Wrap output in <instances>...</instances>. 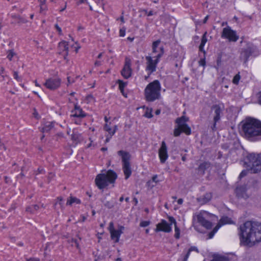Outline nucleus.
Returning <instances> with one entry per match:
<instances>
[{
    "instance_id": "nucleus-1",
    "label": "nucleus",
    "mask_w": 261,
    "mask_h": 261,
    "mask_svg": "<svg viewBox=\"0 0 261 261\" xmlns=\"http://www.w3.org/2000/svg\"><path fill=\"white\" fill-rule=\"evenodd\" d=\"M239 229L241 244L248 246L251 243L261 241V223L248 221L241 225Z\"/></svg>"
},
{
    "instance_id": "nucleus-2",
    "label": "nucleus",
    "mask_w": 261,
    "mask_h": 261,
    "mask_svg": "<svg viewBox=\"0 0 261 261\" xmlns=\"http://www.w3.org/2000/svg\"><path fill=\"white\" fill-rule=\"evenodd\" d=\"M242 135L247 140L256 142L261 140V121L251 117L241 122Z\"/></svg>"
},
{
    "instance_id": "nucleus-3",
    "label": "nucleus",
    "mask_w": 261,
    "mask_h": 261,
    "mask_svg": "<svg viewBox=\"0 0 261 261\" xmlns=\"http://www.w3.org/2000/svg\"><path fill=\"white\" fill-rule=\"evenodd\" d=\"M243 163V166L246 169L242 170L240 173L239 176L240 179L247 175L249 171L252 173H256L261 171V153H248L244 158Z\"/></svg>"
},
{
    "instance_id": "nucleus-4",
    "label": "nucleus",
    "mask_w": 261,
    "mask_h": 261,
    "mask_svg": "<svg viewBox=\"0 0 261 261\" xmlns=\"http://www.w3.org/2000/svg\"><path fill=\"white\" fill-rule=\"evenodd\" d=\"M161 84L158 80L149 83L144 89V96L147 102H153L161 97Z\"/></svg>"
},
{
    "instance_id": "nucleus-5",
    "label": "nucleus",
    "mask_w": 261,
    "mask_h": 261,
    "mask_svg": "<svg viewBox=\"0 0 261 261\" xmlns=\"http://www.w3.org/2000/svg\"><path fill=\"white\" fill-rule=\"evenodd\" d=\"M164 54V46L160 47V52L154 57L147 56L145 57L146 67L145 71L147 73V75L145 76V79L147 80L152 73L156 71L158 63L160 59Z\"/></svg>"
},
{
    "instance_id": "nucleus-6",
    "label": "nucleus",
    "mask_w": 261,
    "mask_h": 261,
    "mask_svg": "<svg viewBox=\"0 0 261 261\" xmlns=\"http://www.w3.org/2000/svg\"><path fill=\"white\" fill-rule=\"evenodd\" d=\"M117 176L113 170H109L107 173H100L98 174L95 179V182L97 188L100 190H103L109 184L115 182Z\"/></svg>"
},
{
    "instance_id": "nucleus-7",
    "label": "nucleus",
    "mask_w": 261,
    "mask_h": 261,
    "mask_svg": "<svg viewBox=\"0 0 261 261\" xmlns=\"http://www.w3.org/2000/svg\"><path fill=\"white\" fill-rule=\"evenodd\" d=\"M224 109V105L223 103L215 104L211 107L210 114L213 120L210 127L213 132L217 130V124L220 122L223 117Z\"/></svg>"
},
{
    "instance_id": "nucleus-8",
    "label": "nucleus",
    "mask_w": 261,
    "mask_h": 261,
    "mask_svg": "<svg viewBox=\"0 0 261 261\" xmlns=\"http://www.w3.org/2000/svg\"><path fill=\"white\" fill-rule=\"evenodd\" d=\"M189 120V118L185 116H182L175 119V122L176 125L173 130L174 137H178L181 133H184L186 135L191 134V128L187 124Z\"/></svg>"
},
{
    "instance_id": "nucleus-9",
    "label": "nucleus",
    "mask_w": 261,
    "mask_h": 261,
    "mask_svg": "<svg viewBox=\"0 0 261 261\" xmlns=\"http://www.w3.org/2000/svg\"><path fill=\"white\" fill-rule=\"evenodd\" d=\"M87 114L83 110L77 102L74 103V108L71 111L70 118L72 122L76 125H81Z\"/></svg>"
},
{
    "instance_id": "nucleus-10",
    "label": "nucleus",
    "mask_w": 261,
    "mask_h": 261,
    "mask_svg": "<svg viewBox=\"0 0 261 261\" xmlns=\"http://www.w3.org/2000/svg\"><path fill=\"white\" fill-rule=\"evenodd\" d=\"M117 154L122 158V170L125 176V179H127L130 176L132 173L129 162L130 155L128 152L123 150L118 151Z\"/></svg>"
},
{
    "instance_id": "nucleus-11",
    "label": "nucleus",
    "mask_w": 261,
    "mask_h": 261,
    "mask_svg": "<svg viewBox=\"0 0 261 261\" xmlns=\"http://www.w3.org/2000/svg\"><path fill=\"white\" fill-rule=\"evenodd\" d=\"M221 37L224 39H227L229 41L236 42L239 38V36L237 35V32L231 29L228 26L223 28Z\"/></svg>"
},
{
    "instance_id": "nucleus-12",
    "label": "nucleus",
    "mask_w": 261,
    "mask_h": 261,
    "mask_svg": "<svg viewBox=\"0 0 261 261\" xmlns=\"http://www.w3.org/2000/svg\"><path fill=\"white\" fill-rule=\"evenodd\" d=\"M61 79L58 77H52L46 80L43 84L44 86L48 89L54 91L58 89L61 86Z\"/></svg>"
},
{
    "instance_id": "nucleus-13",
    "label": "nucleus",
    "mask_w": 261,
    "mask_h": 261,
    "mask_svg": "<svg viewBox=\"0 0 261 261\" xmlns=\"http://www.w3.org/2000/svg\"><path fill=\"white\" fill-rule=\"evenodd\" d=\"M172 231L171 224L168 223L166 220L162 219L159 223L155 229V232L163 231L165 232H170Z\"/></svg>"
},
{
    "instance_id": "nucleus-14",
    "label": "nucleus",
    "mask_w": 261,
    "mask_h": 261,
    "mask_svg": "<svg viewBox=\"0 0 261 261\" xmlns=\"http://www.w3.org/2000/svg\"><path fill=\"white\" fill-rule=\"evenodd\" d=\"M167 146L164 141L162 142L161 147L159 150V157L162 164L165 163L168 158Z\"/></svg>"
},
{
    "instance_id": "nucleus-15",
    "label": "nucleus",
    "mask_w": 261,
    "mask_h": 261,
    "mask_svg": "<svg viewBox=\"0 0 261 261\" xmlns=\"http://www.w3.org/2000/svg\"><path fill=\"white\" fill-rule=\"evenodd\" d=\"M132 70L131 68V62L129 59H126L124 65L122 68L121 74L125 79H128L132 75Z\"/></svg>"
},
{
    "instance_id": "nucleus-16",
    "label": "nucleus",
    "mask_w": 261,
    "mask_h": 261,
    "mask_svg": "<svg viewBox=\"0 0 261 261\" xmlns=\"http://www.w3.org/2000/svg\"><path fill=\"white\" fill-rule=\"evenodd\" d=\"M124 227L122 225H118V229L112 230L110 232V237L114 243H118L120 240L121 235L123 233Z\"/></svg>"
},
{
    "instance_id": "nucleus-17",
    "label": "nucleus",
    "mask_w": 261,
    "mask_h": 261,
    "mask_svg": "<svg viewBox=\"0 0 261 261\" xmlns=\"http://www.w3.org/2000/svg\"><path fill=\"white\" fill-rule=\"evenodd\" d=\"M58 48L60 51L59 53L62 54L64 59L66 60L69 52L68 42L64 40L60 42L58 44Z\"/></svg>"
},
{
    "instance_id": "nucleus-18",
    "label": "nucleus",
    "mask_w": 261,
    "mask_h": 261,
    "mask_svg": "<svg viewBox=\"0 0 261 261\" xmlns=\"http://www.w3.org/2000/svg\"><path fill=\"white\" fill-rule=\"evenodd\" d=\"M212 168V164L209 162H204L201 163L197 168V174L200 176H203L206 171H210Z\"/></svg>"
},
{
    "instance_id": "nucleus-19",
    "label": "nucleus",
    "mask_w": 261,
    "mask_h": 261,
    "mask_svg": "<svg viewBox=\"0 0 261 261\" xmlns=\"http://www.w3.org/2000/svg\"><path fill=\"white\" fill-rule=\"evenodd\" d=\"M247 185H244L242 186H238L235 190V192L238 198H242L247 199L249 197V195L246 193Z\"/></svg>"
},
{
    "instance_id": "nucleus-20",
    "label": "nucleus",
    "mask_w": 261,
    "mask_h": 261,
    "mask_svg": "<svg viewBox=\"0 0 261 261\" xmlns=\"http://www.w3.org/2000/svg\"><path fill=\"white\" fill-rule=\"evenodd\" d=\"M198 222L202 226L207 229H210L213 226L212 222L206 220L204 217L201 215L197 216Z\"/></svg>"
},
{
    "instance_id": "nucleus-21",
    "label": "nucleus",
    "mask_w": 261,
    "mask_h": 261,
    "mask_svg": "<svg viewBox=\"0 0 261 261\" xmlns=\"http://www.w3.org/2000/svg\"><path fill=\"white\" fill-rule=\"evenodd\" d=\"M111 122L109 124H105L103 126L104 130L108 133V135L113 136L115 135L118 129L117 125H114L113 127L111 126Z\"/></svg>"
},
{
    "instance_id": "nucleus-22",
    "label": "nucleus",
    "mask_w": 261,
    "mask_h": 261,
    "mask_svg": "<svg viewBox=\"0 0 261 261\" xmlns=\"http://www.w3.org/2000/svg\"><path fill=\"white\" fill-rule=\"evenodd\" d=\"M254 51V48L252 47L249 46L242 51L241 56L244 58L245 61H247L249 57L252 55Z\"/></svg>"
},
{
    "instance_id": "nucleus-23",
    "label": "nucleus",
    "mask_w": 261,
    "mask_h": 261,
    "mask_svg": "<svg viewBox=\"0 0 261 261\" xmlns=\"http://www.w3.org/2000/svg\"><path fill=\"white\" fill-rule=\"evenodd\" d=\"M54 127L53 122H46L40 127V131L43 133H48Z\"/></svg>"
},
{
    "instance_id": "nucleus-24",
    "label": "nucleus",
    "mask_w": 261,
    "mask_h": 261,
    "mask_svg": "<svg viewBox=\"0 0 261 261\" xmlns=\"http://www.w3.org/2000/svg\"><path fill=\"white\" fill-rule=\"evenodd\" d=\"M207 32H205L204 34L202 36L200 44L199 46V50L201 52H203L204 54L205 53V51L204 49V47L205 46V43H206L207 39L206 37Z\"/></svg>"
},
{
    "instance_id": "nucleus-25",
    "label": "nucleus",
    "mask_w": 261,
    "mask_h": 261,
    "mask_svg": "<svg viewBox=\"0 0 261 261\" xmlns=\"http://www.w3.org/2000/svg\"><path fill=\"white\" fill-rule=\"evenodd\" d=\"M232 222V220L231 218L227 216H223L222 217L220 220H219L218 226L221 227L222 225L227 224H231Z\"/></svg>"
},
{
    "instance_id": "nucleus-26",
    "label": "nucleus",
    "mask_w": 261,
    "mask_h": 261,
    "mask_svg": "<svg viewBox=\"0 0 261 261\" xmlns=\"http://www.w3.org/2000/svg\"><path fill=\"white\" fill-rule=\"evenodd\" d=\"M212 198V194L211 193H206L199 198V201L203 203L208 202Z\"/></svg>"
},
{
    "instance_id": "nucleus-27",
    "label": "nucleus",
    "mask_w": 261,
    "mask_h": 261,
    "mask_svg": "<svg viewBox=\"0 0 261 261\" xmlns=\"http://www.w3.org/2000/svg\"><path fill=\"white\" fill-rule=\"evenodd\" d=\"M81 203V200L80 199H78L76 197L70 196L67 201L66 205H71L73 203L80 204Z\"/></svg>"
},
{
    "instance_id": "nucleus-28",
    "label": "nucleus",
    "mask_w": 261,
    "mask_h": 261,
    "mask_svg": "<svg viewBox=\"0 0 261 261\" xmlns=\"http://www.w3.org/2000/svg\"><path fill=\"white\" fill-rule=\"evenodd\" d=\"M161 43V40L158 39L155 41H153L152 44V54H159L160 50H158V47Z\"/></svg>"
},
{
    "instance_id": "nucleus-29",
    "label": "nucleus",
    "mask_w": 261,
    "mask_h": 261,
    "mask_svg": "<svg viewBox=\"0 0 261 261\" xmlns=\"http://www.w3.org/2000/svg\"><path fill=\"white\" fill-rule=\"evenodd\" d=\"M241 78V77L240 75V72H239L237 74H236L234 76L232 81V83L236 85H238L239 83Z\"/></svg>"
},
{
    "instance_id": "nucleus-30",
    "label": "nucleus",
    "mask_w": 261,
    "mask_h": 261,
    "mask_svg": "<svg viewBox=\"0 0 261 261\" xmlns=\"http://www.w3.org/2000/svg\"><path fill=\"white\" fill-rule=\"evenodd\" d=\"M212 261H228L227 258L220 255H214Z\"/></svg>"
},
{
    "instance_id": "nucleus-31",
    "label": "nucleus",
    "mask_w": 261,
    "mask_h": 261,
    "mask_svg": "<svg viewBox=\"0 0 261 261\" xmlns=\"http://www.w3.org/2000/svg\"><path fill=\"white\" fill-rule=\"evenodd\" d=\"M116 83L119 84V90L124 89L125 87L127 85V82H124L121 80H118Z\"/></svg>"
},
{
    "instance_id": "nucleus-32",
    "label": "nucleus",
    "mask_w": 261,
    "mask_h": 261,
    "mask_svg": "<svg viewBox=\"0 0 261 261\" xmlns=\"http://www.w3.org/2000/svg\"><path fill=\"white\" fill-rule=\"evenodd\" d=\"M15 55V53L13 49H10L7 51V58L9 61H12L13 57Z\"/></svg>"
},
{
    "instance_id": "nucleus-33",
    "label": "nucleus",
    "mask_w": 261,
    "mask_h": 261,
    "mask_svg": "<svg viewBox=\"0 0 261 261\" xmlns=\"http://www.w3.org/2000/svg\"><path fill=\"white\" fill-rule=\"evenodd\" d=\"M45 171L44 169L41 167H39L37 170H34L33 174L35 175H38L40 174H45Z\"/></svg>"
},
{
    "instance_id": "nucleus-34",
    "label": "nucleus",
    "mask_w": 261,
    "mask_h": 261,
    "mask_svg": "<svg viewBox=\"0 0 261 261\" xmlns=\"http://www.w3.org/2000/svg\"><path fill=\"white\" fill-rule=\"evenodd\" d=\"M174 231H175V234H174V237L176 239H179L180 238V229L177 227V225H175L174 226Z\"/></svg>"
},
{
    "instance_id": "nucleus-35",
    "label": "nucleus",
    "mask_w": 261,
    "mask_h": 261,
    "mask_svg": "<svg viewBox=\"0 0 261 261\" xmlns=\"http://www.w3.org/2000/svg\"><path fill=\"white\" fill-rule=\"evenodd\" d=\"M71 243H72V245L73 246H75L78 249H80L79 243L77 239H74V238L72 239Z\"/></svg>"
},
{
    "instance_id": "nucleus-36",
    "label": "nucleus",
    "mask_w": 261,
    "mask_h": 261,
    "mask_svg": "<svg viewBox=\"0 0 261 261\" xmlns=\"http://www.w3.org/2000/svg\"><path fill=\"white\" fill-rule=\"evenodd\" d=\"M5 68L3 67H1L0 68V76L2 77V80H0L1 81H3L5 80V77L6 76L4 74L5 73Z\"/></svg>"
},
{
    "instance_id": "nucleus-37",
    "label": "nucleus",
    "mask_w": 261,
    "mask_h": 261,
    "mask_svg": "<svg viewBox=\"0 0 261 261\" xmlns=\"http://www.w3.org/2000/svg\"><path fill=\"white\" fill-rule=\"evenodd\" d=\"M150 222L149 221H142L140 223V226L142 227H145L149 225Z\"/></svg>"
},
{
    "instance_id": "nucleus-38",
    "label": "nucleus",
    "mask_w": 261,
    "mask_h": 261,
    "mask_svg": "<svg viewBox=\"0 0 261 261\" xmlns=\"http://www.w3.org/2000/svg\"><path fill=\"white\" fill-rule=\"evenodd\" d=\"M86 100L87 103H89L94 100V97L92 94H89L86 97Z\"/></svg>"
},
{
    "instance_id": "nucleus-39",
    "label": "nucleus",
    "mask_w": 261,
    "mask_h": 261,
    "mask_svg": "<svg viewBox=\"0 0 261 261\" xmlns=\"http://www.w3.org/2000/svg\"><path fill=\"white\" fill-rule=\"evenodd\" d=\"M125 32H126L125 27H123V28H121L119 30V36L120 37H124L125 35Z\"/></svg>"
},
{
    "instance_id": "nucleus-40",
    "label": "nucleus",
    "mask_w": 261,
    "mask_h": 261,
    "mask_svg": "<svg viewBox=\"0 0 261 261\" xmlns=\"http://www.w3.org/2000/svg\"><path fill=\"white\" fill-rule=\"evenodd\" d=\"M13 77L17 81L19 82L21 81V77L18 75V73L17 71H14L13 72Z\"/></svg>"
},
{
    "instance_id": "nucleus-41",
    "label": "nucleus",
    "mask_w": 261,
    "mask_h": 261,
    "mask_svg": "<svg viewBox=\"0 0 261 261\" xmlns=\"http://www.w3.org/2000/svg\"><path fill=\"white\" fill-rule=\"evenodd\" d=\"M40 3V12L42 13V6H45L46 0H38Z\"/></svg>"
},
{
    "instance_id": "nucleus-42",
    "label": "nucleus",
    "mask_w": 261,
    "mask_h": 261,
    "mask_svg": "<svg viewBox=\"0 0 261 261\" xmlns=\"http://www.w3.org/2000/svg\"><path fill=\"white\" fill-rule=\"evenodd\" d=\"M104 205L108 208H112L113 207L114 205L110 201H107L104 203Z\"/></svg>"
},
{
    "instance_id": "nucleus-43",
    "label": "nucleus",
    "mask_w": 261,
    "mask_h": 261,
    "mask_svg": "<svg viewBox=\"0 0 261 261\" xmlns=\"http://www.w3.org/2000/svg\"><path fill=\"white\" fill-rule=\"evenodd\" d=\"M199 65L201 66H205L206 64L205 59V58L200 59V60L198 62Z\"/></svg>"
},
{
    "instance_id": "nucleus-44",
    "label": "nucleus",
    "mask_w": 261,
    "mask_h": 261,
    "mask_svg": "<svg viewBox=\"0 0 261 261\" xmlns=\"http://www.w3.org/2000/svg\"><path fill=\"white\" fill-rule=\"evenodd\" d=\"M55 27L56 29L57 32H58L59 35H62V31L61 28L58 25V24H56L55 25Z\"/></svg>"
},
{
    "instance_id": "nucleus-45",
    "label": "nucleus",
    "mask_w": 261,
    "mask_h": 261,
    "mask_svg": "<svg viewBox=\"0 0 261 261\" xmlns=\"http://www.w3.org/2000/svg\"><path fill=\"white\" fill-rule=\"evenodd\" d=\"M169 220L170 222H171L170 224H171V225L172 224H174V226H175V225H177L176 221L175 219L173 217H170L169 218Z\"/></svg>"
},
{
    "instance_id": "nucleus-46",
    "label": "nucleus",
    "mask_w": 261,
    "mask_h": 261,
    "mask_svg": "<svg viewBox=\"0 0 261 261\" xmlns=\"http://www.w3.org/2000/svg\"><path fill=\"white\" fill-rule=\"evenodd\" d=\"M144 116L148 118H151L153 117V115L151 113V111L150 112H146L144 115Z\"/></svg>"
},
{
    "instance_id": "nucleus-47",
    "label": "nucleus",
    "mask_w": 261,
    "mask_h": 261,
    "mask_svg": "<svg viewBox=\"0 0 261 261\" xmlns=\"http://www.w3.org/2000/svg\"><path fill=\"white\" fill-rule=\"evenodd\" d=\"M190 252L188 250L187 253L186 254V255L184 256V257L182 259V260H185V261H188V259L190 256Z\"/></svg>"
},
{
    "instance_id": "nucleus-48",
    "label": "nucleus",
    "mask_w": 261,
    "mask_h": 261,
    "mask_svg": "<svg viewBox=\"0 0 261 261\" xmlns=\"http://www.w3.org/2000/svg\"><path fill=\"white\" fill-rule=\"evenodd\" d=\"M112 230H116V229L114 228L113 223L112 222H111L110 223L109 226V230L110 233L111 232V231H112Z\"/></svg>"
},
{
    "instance_id": "nucleus-49",
    "label": "nucleus",
    "mask_w": 261,
    "mask_h": 261,
    "mask_svg": "<svg viewBox=\"0 0 261 261\" xmlns=\"http://www.w3.org/2000/svg\"><path fill=\"white\" fill-rule=\"evenodd\" d=\"M152 181L156 184L159 182V180H158V175H154L152 177Z\"/></svg>"
},
{
    "instance_id": "nucleus-50",
    "label": "nucleus",
    "mask_w": 261,
    "mask_h": 261,
    "mask_svg": "<svg viewBox=\"0 0 261 261\" xmlns=\"http://www.w3.org/2000/svg\"><path fill=\"white\" fill-rule=\"evenodd\" d=\"M188 251L191 253L192 251H195L196 252H198V250L197 248L195 246H191L189 249Z\"/></svg>"
},
{
    "instance_id": "nucleus-51",
    "label": "nucleus",
    "mask_w": 261,
    "mask_h": 261,
    "mask_svg": "<svg viewBox=\"0 0 261 261\" xmlns=\"http://www.w3.org/2000/svg\"><path fill=\"white\" fill-rule=\"evenodd\" d=\"M215 233V229H213L211 232H210L209 233H208V238L209 239H212L213 238L214 234Z\"/></svg>"
},
{
    "instance_id": "nucleus-52",
    "label": "nucleus",
    "mask_w": 261,
    "mask_h": 261,
    "mask_svg": "<svg viewBox=\"0 0 261 261\" xmlns=\"http://www.w3.org/2000/svg\"><path fill=\"white\" fill-rule=\"evenodd\" d=\"M26 261H40V259L37 257H30L27 259Z\"/></svg>"
},
{
    "instance_id": "nucleus-53",
    "label": "nucleus",
    "mask_w": 261,
    "mask_h": 261,
    "mask_svg": "<svg viewBox=\"0 0 261 261\" xmlns=\"http://www.w3.org/2000/svg\"><path fill=\"white\" fill-rule=\"evenodd\" d=\"M258 102L260 105H261V91L258 94Z\"/></svg>"
},
{
    "instance_id": "nucleus-54",
    "label": "nucleus",
    "mask_w": 261,
    "mask_h": 261,
    "mask_svg": "<svg viewBox=\"0 0 261 261\" xmlns=\"http://www.w3.org/2000/svg\"><path fill=\"white\" fill-rule=\"evenodd\" d=\"M112 137V136H111L110 135H107L106 136V140H105V142L106 143H108L110 141V139H111V138Z\"/></svg>"
},
{
    "instance_id": "nucleus-55",
    "label": "nucleus",
    "mask_w": 261,
    "mask_h": 261,
    "mask_svg": "<svg viewBox=\"0 0 261 261\" xmlns=\"http://www.w3.org/2000/svg\"><path fill=\"white\" fill-rule=\"evenodd\" d=\"M110 119V117H108L107 116H105L104 117V120H105V121L106 122L105 124H109V123L110 122L109 121Z\"/></svg>"
},
{
    "instance_id": "nucleus-56",
    "label": "nucleus",
    "mask_w": 261,
    "mask_h": 261,
    "mask_svg": "<svg viewBox=\"0 0 261 261\" xmlns=\"http://www.w3.org/2000/svg\"><path fill=\"white\" fill-rule=\"evenodd\" d=\"M94 65L95 66H99L101 65V62L100 61H96Z\"/></svg>"
},
{
    "instance_id": "nucleus-57",
    "label": "nucleus",
    "mask_w": 261,
    "mask_h": 261,
    "mask_svg": "<svg viewBox=\"0 0 261 261\" xmlns=\"http://www.w3.org/2000/svg\"><path fill=\"white\" fill-rule=\"evenodd\" d=\"M208 18H209V15H206V16L204 17V18L203 19V21H202L203 23H204H204H206L207 22V20H208Z\"/></svg>"
},
{
    "instance_id": "nucleus-58",
    "label": "nucleus",
    "mask_w": 261,
    "mask_h": 261,
    "mask_svg": "<svg viewBox=\"0 0 261 261\" xmlns=\"http://www.w3.org/2000/svg\"><path fill=\"white\" fill-rule=\"evenodd\" d=\"M120 92L121 93L122 95L125 97H127V94L124 92V89L123 90H120Z\"/></svg>"
},
{
    "instance_id": "nucleus-59",
    "label": "nucleus",
    "mask_w": 261,
    "mask_h": 261,
    "mask_svg": "<svg viewBox=\"0 0 261 261\" xmlns=\"http://www.w3.org/2000/svg\"><path fill=\"white\" fill-rule=\"evenodd\" d=\"M33 114H34V115L35 118H36L37 119H39L40 116H39V115L37 113L36 110H35V111H34Z\"/></svg>"
},
{
    "instance_id": "nucleus-60",
    "label": "nucleus",
    "mask_w": 261,
    "mask_h": 261,
    "mask_svg": "<svg viewBox=\"0 0 261 261\" xmlns=\"http://www.w3.org/2000/svg\"><path fill=\"white\" fill-rule=\"evenodd\" d=\"M133 201L135 203V205H137L138 204V200L136 197H135L133 198Z\"/></svg>"
},
{
    "instance_id": "nucleus-61",
    "label": "nucleus",
    "mask_w": 261,
    "mask_h": 261,
    "mask_svg": "<svg viewBox=\"0 0 261 261\" xmlns=\"http://www.w3.org/2000/svg\"><path fill=\"white\" fill-rule=\"evenodd\" d=\"M183 201H183V199H182V198H179V199H178L177 200V203H178V204H182Z\"/></svg>"
},
{
    "instance_id": "nucleus-62",
    "label": "nucleus",
    "mask_w": 261,
    "mask_h": 261,
    "mask_svg": "<svg viewBox=\"0 0 261 261\" xmlns=\"http://www.w3.org/2000/svg\"><path fill=\"white\" fill-rule=\"evenodd\" d=\"M147 15L148 16H150L153 15V11H149Z\"/></svg>"
},
{
    "instance_id": "nucleus-63",
    "label": "nucleus",
    "mask_w": 261,
    "mask_h": 261,
    "mask_svg": "<svg viewBox=\"0 0 261 261\" xmlns=\"http://www.w3.org/2000/svg\"><path fill=\"white\" fill-rule=\"evenodd\" d=\"M81 48V46L78 45L77 46L75 47V51L76 53H77L79 51V49Z\"/></svg>"
},
{
    "instance_id": "nucleus-64",
    "label": "nucleus",
    "mask_w": 261,
    "mask_h": 261,
    "mask_svg": "<svg viewBox=\"0 0 261 261\" xmlns=\"http://www.w3.org/2000/svg\"><path fill=\"white\" fill-rule=\"evenodd\" d=\"M119 19L122 23H124L125 21L123 16H121Z\"/></svg>"
}]
</instances>
